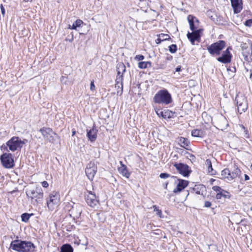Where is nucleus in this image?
<instances>
[{
    "label": "nucleus",
    "mask_w": 252,
    "mask_h": 252,
    "mask_svg": "<svg viewBox=\"0 0 252 252\" xmlns=\"http://www.w3.org/2000/svg\"><path fill=\"white\" fill-rule=\"evenodd\" d=\"M10 248L17 252H33L35 246L31 241L16 239L11 241Z\"/></svg>",
    "instance_id": "nucleus-1"
},
{
    "label": "nucleus",
    "mask_w": 252,
    "mask_h": 252,
    "mask_svg": "<svg viewBox=\"0 0 252 252\" xmlns=\"http://www.w3.org/2000/svg\"><path fill=\"white\" fill-rule=\"evenodd\" d=\"M28 199H31L32 203L34 206L41 204L43 201V191L40 187H36L29 189L26 192Z\"/></svg>",
    "instance_id": "nucleus-2"
},
{
    "label": "nucleus",
    "mask_w": 252,
    "mask_h": 252,
    "mask_svg": "<svg viewBox=\"0 0 252 252\" xmlns=\"http://www.w3.org/2000/svg\"><path fill=\"white\" fill-rule=\"evenodd\" d=\"M153 101L158 104L168 105L173 101L171 94L166 89L158 91L153 97Z\"/></svg>",
    "instance_id": "nucleus-3"
},
{
    "label": "nucleus",
    "mask_w": 252,
    "mask_h": 252,
    "mask_svg": "<svg viewBox=\"0 0 252 252\" xmlns=\"http://www.w3.org/2000/svg\"><path fill=\"white\" fill-rule=\"evenodd\" d=\"M27 142L28 140L26 139L22 140L19 137L13 136L6 142V146L3 145L2 148H3L4 150L8 151L7 149L8 147L9 150L12 152L20 151L23 145Z\"/></svg>",
    "instance_id": "nucleus-4"
},
{
    "label": "nucleus",
    "mask_w": 252,
    "mask_h": 252,
    "mask_svg": "<svg viewBox=\"0 0 252 252\" xmlns=\"http://www.w3.org/2000/svg\"><path fill=\"white\" fill-rule=\"evenodd\" d=\"M226 46V43L224 40H219L208 46L207 49L208 53L212 56H220L221 51Z\"/></svg>",
    "instance_id": "nucleus-5"
},
{
    "label": "nucleus",
    "mask_w": 252,
    "mask_h": 252,
    "mask_svg": "<svg viewBox=\"0 0 252 252\" xmlns=\"http://www.w3.org/2000/svg\"><path fill=\"white\" fill-rule=\"evenodd\" d=\"M66 209L68 210L69 216L74 220L79 218L82 212L81 205L75 203H68L66 205Z\"/></svg>",
    "instance_id": "nucleus-6"
},
{
    "label": "nucleus",
    "mask_w": 252,
    "mask_h": 252,
    "mask_svg": "<svg viewBox=\"0 0 252 252\" xmlns=\"http://www.w3.org/2000/svg\"><path fill=\"white\" fill-rule=\"evenodd\" d=\"M1 162L3 167L6 168H11L14 166L13 156L10 153H4L0 158Z\"/></svg>",
    "instance_id": "nucleus-7"
},
{
    "label": "nucleus",
    "mask_w": 252,
    "mask_h": 252,
    "mask_svg": "<svg viewBox=\"0 0 252 252\" xmlns=\"http://www.w3.org/2000/svg\"><path fill=\"white\" fill-rule=\"evenodd\" d=\"M235 101L237 106L238 111L240 114L245 112L248 109V103L246 98L244 96L237 95Z\"/></svg>",
    "instance_id": "nucleus-8"
},
{
    "label": "nucleus",
    "mask_w": 252,
    "mask_h": 252,
    "mask_svg": "<svg viewBox=\"0 0 252 252\" xmlns=\"http://www.w3.org/2000/svg\"><path fill=\"white\" fill-rule=\"evenodd\" d=\"M60 201V195L57 192H53L47 199V205L49 210H53L54 206L59 203Z\"/></svg>",
    "instance_id": "nucleus-9"
},
{
    "label": "nucleus",
    "mask_w": 252,
    "mask_h": 252,
    "mask_svg": "<svg viewBox=\"0 0 252 252\" xmlns=\"http://www.w3.org/2000/svg\"><path fill=\"white\" fill-rule=\"evenodd\" d=\"M231 47H228L225 51H223L221 56L217 58V60L224 64L229 63L231 62L232 55L229 50H231Z\"/></svg>",
    "instance_id": "nucleus-10"
},
{
    "label": "nucleus",
    "mask_w": 252,
    "mask_h": 252,
    "mask_svg": "<svg viewBox=\"0 0 252 252\" xmlns=\"http://www.w3.org/2000/svg\"><path fill=\"white\" fill-rule=\"evenodd\" d=\"M85 200L88 205L92 208H94L98 204V199L95 193L91 191H87V194H85Z\"/></svg>",
    "instance_id": "nucleus-11"
},
{
    "label": "nucleus",
    "mask_w": 252,
    "mask_h": 252,
    "mask_svg": "<svg viewBox=\"0 0 252 252\" xmlns=\"http://www.w3.org/2000/svg\"><path fill=\"white\" fill-rule=\"evenodd\" d=\"M97 172V166L94 161H90L85 169V173L88 179L92 181Z\"/></svg>",
    "instance_id": "nucleus-12"
},
{
    "label": "nucleus",
    "mask_w": 252,
    "mask_h": 252,
    "mask_svg": "<svg viewBox=\"0 0 252 252\" xmlns=\"http://www.w3.org/2000/svg\"><path fill=\"white\" fill-rule=\"evenodd\" d=\"M203 32V29H199L191 32H188L187 36L189 40L190 41L192 45L195 44V41H197L200 42L201 33Z\"/></svg>",
    "instance_id": "nucleus-13"
},
{
    "label": "nucleus",
    "mask_w": 252,
    "mask_h": 252,
    "mask_svg": "<svg viewBox=\"0 0 252 252\" xmlns=\"http://www.w3.org/2000/svg\"><path fill=\"white\" fill-rule=\"evenodd\" d=\"M174 165L179 173L184 177H188L191 172V170L189 169V167L186 164L175 163Z\"/></svg>",
    "instance_id": "nucleus-14"
},
{
    "label": "nucleus",
    "mask_w": 252,
    "mask_h": 252,
    "mask_svg": "<svg viewBox=\"0 0 252 252\" xmlns=\"http://www.w3.org/2000/svg\"><path fill=\"white\" fill-rule=\"evenodd\" d=\"M188 20L189 24V28L192 32L197 30L199 26V20L194 16L189 15L188 16Z\"/></svg>",
    "instance_id": "nucleus-15"
},
{
    "label": "nucleus",
    "mask_w": 252,
    "mask_h": 252,
    "mask_svg": "<svg viewBox=\"0 0 252 252\" xmlns=\"http://www.w3.org/2000/svg\"><path fill=\"white\" fill-rule=\"evenodd\" d=\"M230 1L234 13L235 14L240 13L243 8L242 0H230Z\"/></svg>",
    "instance_id": "nucleus-16"
},
{
    "label": "nucleus",
    "mask_w": 252,
    "mask_h": 252,
    "mask_svg": "<svg viewBox=\"0 0 252 252\" xmlns=\"http://www.w3.org/2000/svg\"><path fill=\"white\" fill-rule=\"evenodd\" d=\"M97 131L95 126H94L91 129L87 130V136L91 142L95 141L96 139Z\"/></svg>",
    "instance_id": "nucleus-17"
},
{
    "label": "nucleus",
    "mask_w": 252,
    "mask_h": 252,
    "mask_svg": "<svg viewBox=\"0 0 252 252\" xmlns=\"http://www.w3.org/2000/svg\"><path fill=\"white\" fill-rule=\"evenodd\" d=\"M121 167H118V171L120 174H122L124 177L128 179L131 175V173L129 172L127 168L122 161H120Z\"/></svg>",
    "instance_id": "nucleus-18"
},
{
    "label": "nucleus",
    "mask_w": 252,
    "mask_h": 252,
    "mask_svg": "<svg viewBox=\"0 0 252 252\" xmlns=\"http://www.w3.org/2000/svg\"><path fill=\"white\" fill-rule=\"evenodd\" d=\"M177 180L179 183L177 184L176 188L173 190L174 193L181 191L188 185L189 184V182L185 180L177 179Z\"/></svg>",
    "instance_id": "nucleus-19"
},
{
    "label": "nucleus",
    "mask_w": 252,
    "mask_h": 252,
    "mask_svg": "<svg viewBox=\"0 0 252 252\" xmlns=\"http://www.w3.org/2000/svg\"><path fill=\"white\" fill-rule=\"evenodd\" d=\"M193 189L196 194H200L205 197L206 191V189L205 186L203 185L195 186Z\"/></svg>",
    "instance_id": "nucleus-20"
},
{
    "label": "nucleus",
    "mask_w": 252,
    "mask_h": 252,
    "mask_svg": "<svg viewBox=\"0 0 252 252\" xmlns=\"http://www.w3.org/2000/svg\"><path fill=\"white\" fill-rule=\"evenodd\" d=\"M39 131L45 139L48 138L50 135H55V132L53 131L52 128L49 127H43L40 129Z\"/></svg>",
    "instance_id": "nucleus-21"
},
{
    "label": "nucleus",
    "mask_w": 252,
    "mask_h": 252,
    "mask_svg": "<svg viewBox=\"0 0 252 252\" xmlns=\"http://www.w3.org/2000/svg\"><path fill=\"white\" fill-rule=\"evenodd\" d=\"M230 197L231 194L230 193L223 189L220 192H218L216 195V198L217 199H220L221 198H223L224 199H229Z\"/></svg>",
    "instance_id": "nucleus-22"
},
{
    "label": "nucleus",
    "mask_w": 252,
    "mask_h": 252,
    "mask_svg": "<svg viewBox=\"0 0 252 252\" xmlns=\"http://www.w3.org/2000/svg\"><path fill=\"white\" fill-rule=\"evenodd\" d=\"M205 165L207 167L208 173L211 175H216V171L214 170L212 167V162L210 159H207L205 161Z\"/></svg>",
    "instance_id": "nucleus-23"
},
{
    "label": "nucleus",
    "mask_w": 252,
    "mask_h": 252,
    "mask_svg": "<svg viewBox=\"0 0 252 252\" xmlns=\"http://www.w3.org/2000/svg\"><path fill=\"white\" fill-rule=\"evenodd\" d=\"M190 142L189 140L185 137H180L179 138L178 144L182 147L186 149V147L188 146Z\"/></svg>",
    "instance_id": "nucleus-24"
},
{
    "label": "nucleus",
    "mask_w": 252,
    "mask_h": 252,
    "mask_svg": "<svg viewBox=\"0 0 252 252\" xmlns=\"http://www.w3.org/2000/svg\"><path fill=\"white\" fill-rule=\"evenodd\" d=\"M241 172L240 170L238 167H234L233 170L231 172L230 171V176H229V177L232 180L240 175Z\"/></svg>",
    "instance_id": "nucleus-25"
},
{
    "label": "nucleus",
    "mask_w": 252,
    "mask_h": 252,
    "mask_svg": "<svg viewBox=\"0 0 252 252\" xmlns=\"http://www.w3.org/2000/svg\"><path fill=\"white\" fill-rule=\"evenodd\" d=\"M191 135L193 137L202 138L204 136V132L201 129H193L191 131Z\"/></svg>",
    "instance_id": "nucleus-26"
},
{
    "label": "nucleus",
    "mask_w": 252,
    "mask_h": 252,
    "mask_svg": "<svg viewBox=\"0 0 252 252\" xmlns=\"http://www.w3.org/2000/svg\"><path fill=\"white\" fill-rule=\"evenodd\" d=\"M61 252H73V249L70 244H64L61 248Z\"/></svg>",
    "instance_id": "nucleus-27"
},
{
    "label": "nucleus",
    "mask_w": 252,
    "mask_h": 252,
    "mask_svg": "<svg viewBox=\"0 0 252 252\" xmlns=\"http://www.w3.org/2000/svg\"><path fill=\"white\" fill-rule=\"evenodd\" d=\"M83 24V22L80 19L76 20L71 26L69 25V29L72 30H76L77 28L80 27Z\"/></svg>",
    "instance_id": "nucleus-28"
},
{
    "label": "nucleus",
    "mask_w": 252,
    "mask_h": 252,
    "mask_svg": "<svg viewBox=\"0 0 252 252\" xmlns=\"http://www.w3.org/2000/svg\"><path fill=\"white\" fill-rule=\"evenodd\" d=\"M117 74L123 75L126 71V66L123 63H120L117 66Z\"/></svg>",
    "instance_id": "nucleus-29"
},
{
    "label": "nucleus",
    "mask_w": 252,
    "mask_h": 252,
    "mask_svg": "<svg viewBox=\"0 0 252 252\" xmlns=\"http://www.w3.org/2000/svg\"><path fill=\"white\" fill-rule=\"evenodd\" d=\"M221 175L224 178H226L228 180L230 181L231 179L229 178V176H230V171L228 168H225L221 172Z\"/></svg>",
    "instance_id": "nucleus-30"
},
{
    "label": "nucleus",
    "mask_w": 252,
    "mask_h": 252,
    "mask_svg": "<svg viewBox=\"0 0 252 252\" xmlns=\"http://www.w3.org/2000/svg\"><path fill=\"white\" fill-rule=\"evenodd\" d=\"M33 214L32 213V214H29L27 213H23L21 215V220L22 221L25 222H27L29 221L30 217L32 216Z\"/></svg>",
    "instance_id": "nucleus-31"
},
{
    "label": "nucleus",
    "mask_w": 252,
    "mask_h": 252,
    "mask_svg": "<svg viewBox=\"0 0 252 252\" xmlns=\"http://www.w3.org/2000/svg\"><path fill=\"white\" fill-rule=\"evenodd\" d=\"M115 88L117 89V95H121L123 91V84H115Z\"/></svg>",
    "instance_id": "nucleus-32"
},
{
    "label": "nucleus",
    "mask_w": 252,
    "mask_h": 252,
    "mask_svg": "<svg viewBox=\"0 0 252 252\" xmlns=\"http://www.w3.org/2000/svg\"><path fill=\"white\" fill-rule=\"evenodd\" d=\"M58 138H59V136L57 134H56L55 133V134L50 135L48 138H47V139L50 142L54 143V142H55L56 141L57 139H58Z\"/></svg>",
    "instance_id": "nucleus-33"
},
{
    "label": "nucleus",
    "mask_w": 252,
    "mask_h": 252,
    "mask_svg": "<svg viewBox=\"0 0 252 252\" xmlns=\"http://www.w3.org/2000/svg\"><path fill=\"white\" fill-rule=\"evenodd\" d=\"M158 36H159L163 41L165 40H169L171 39L170 36L167 34L160 33L158 35Z\"/></svg>",
    "instance_id": "nucleus-34"
},
{
    "label": "nucleus",
    "mask_w": 252,
    "mask_h": 252,
    "mask_svg": "<svg viewBox=\"0 0 252 252\" xmlns=\"http://www.w3.org/2000/svg\"><path fill=\"white\" fill-rule=\"evenodd\" d=\"M169 51L171 53H175L177 50V46L176 44H172L169 47Z\"/></svg>",
    "instance_id": "nucleus-35"
},
{
    "label": "nucleus",
    "mask_w": 252,
    "mask_h": 252,
    "mask_svg": "<svg viewBox=\"0 0 252 252\" xmlns=\"http://www.w3.org/2000/svg\"><path fill=\"white\" fill-rule=\"evenodd\" d=\"M153 208H154V211L156 212V214L160 218H162L161 210H159L156 205H154Z\"/></svg>",
    "instance_id": "nucleus-36"
},
{
    "label": "nucleus",
    "mask_w": 252,
    "mask_h": 252,
    "mask_svg": "<svg viewBox=\"0 0 252 252\" xmlns=\"http://www.w3.org/2000/svg\"><path fill=\"white\" fill-rule=\"evenodd\" d=\"M156 112L157 114L159 117H161L163 118H166L167 117V115L165 114V112L163 113V112L161 111L160 109H158V110L156 111Z\"/></svg>",
    "instance_id": "nucleus-37"
},
{
    "label": "nucleus",
    "mask_w": 252,
    "mask_h": 252,
    "mask_svg": "<svg viewBox=\"0 0 252 252\" xmlns=\"http://www.w3.org/2000/svg\"><path fill=\"white\" fill-rule=\"evenodd\" d=\"M123 75H118L117 74L116 79V84H123Z\"/></svg>",
    "instance_id": "nucleus-38"
},
{
    "label": "nucleus",
    "mask_w": 252,
    "mask_h": 252,
    "mask_svg": "<svg viewBox=\"0 0 252 252\" xmlns=\"http://www.w3.org/2000/svg\"><path fill=\"white\" fill-rule=\"evenodd\" d=\"M138 67L141 69H144L148 68L146 64V62H140L138 63Z\"/></svg>",
    "instance_id": "nucleus-39"
},
{
    "label": "nucleus",
    "mask_w": 252,
    "mask_h": 252,
    "mask_svg": "<svg viewBox=\"0 0 252 252\" xmlns=\"http://www.w3.org/2000/svg\"><path fill=\"white\" fill-rule=\"evenodd\" d=\"M60 81L63 84H67L68 82V77L63 76L61 77Z\"/></svg>",
    "instance_id": "nucleus-40"
},
{
    "label": "nucleus",
    "mask_w": 252,
    "mask_h": 252,
    "mask_svg": "<svg viewBox=\"0 0 252 252\" xmlns=\"http://www.w3.org/2000/svg\"><path fill=\"white\" fill-rule=\"evenodd\" d=\"M212 189L218 192H220L222 190V189H221L220 187L218 186H214L212 187Z\"/></svg>",
    "instance_id": "nucleus-41"
},
{
    "label": "nucleus",
    "mask_w": 252,
    "mask_h": 252,
    "mask_svg": "<svg viewBox=\"0 0 252 252\" xmlns=\"http://www.w3.org/2000/svg\"><path fill=\"white\" fill-rule=\"evenodd\" d=\"M170 176V175L166 173H162L159 175V177L161 179H166Z\"/></svg>",
    "instance_id": "nucleus-42"
},
{
    "label": "nucleus",
    "mask_w": 252,
    "mask_h": 252,
    "mask_svg": "<svg viewBox=\"0 0 252 252\" xmlns=\"http://www.w3.org/2000/svg\"><path fill=\"white\" fill-rule=\"evenodd\" d=\"M219 118H220V121L222 123H223L224 124H225L226 125V126H228V124L227 123V121H226V119L225 118V117H224L222 116H220L219 117Z\"/></svg>",
    "instance_id": "nucleus-43"
},
{
    "label": "nucleus",
    "mask_w": 252,
    "mask_h": 252,
    "mask_svg": "<svg viewBox=\"0 0 252 252\" xmlns=\"http://www.w3.org/2000/svg\"><path fill=\"white\" fill-rule=\"evenodd\" d=\"M245 25L247 27H251L252 26V19L246 20L245 22Z\"/></svg>",
    "instance_id": "nucleus-44"
},
{
    "label": "nucleus",
    "mask_w": 252,
    "mask_h": 252,
    "mask_svg": "<svg viewBox=\"0 0 252 252\" xmlns=\"http://www.w3.org/2000/svg\"><path fill=\"white\" fill-rule=\"evenodd\" d=\"M165 114L167 115V117L168 118H172L173 117V115L174 114V113L171 111H168L165 112Z\"/></svg>",
    "instance_id": "nucleus-45"
},
{
    "label": "nucleus",
    "mask_w": 252,
    "mask_h": 252,
    "mask_svg": "<svg viewBox=\"0 0 252 252\" xmlns=\"http://www.w3.org/2000/svg\"><path fill=\"white\" fill-rule=\"evenodd\" d=\"M212 206V203L209 201H205L204 204V207L210 208Z\"/></svg>",
    "instance_id": "nucleus-46"
},
{
    "label": "nucleus",
    "mask_w": 252,
    "mask_h": 252,
    "mask_svg": "<svg viewBox=\"0 0 252 252\" xmlns=\"http://www.w3.org/2000/svg\"><path fill=\"white\" fill-rule=\"evenodd\" d=\"M135 59L138 61H142L144 59V56L142 55H138L135 56Z\"/></svg>",
    "instance_id": "nucleus-47"
},
{
    "label": "nucleus",
    "mask_w": 252,
    "mask_h": 252,
    "mask_svg": "<svg viewBox=\"0 0 252 252\" xmlns=\"http://www.w3.org/2000/svg\"><path fill=\"white\" fill-rule=\"evenodd\" d=\"M0 8L1 14H2L3 17H4V15H5V9L2 4H1V5L0 6Z\"/></svg>",
    "instance_id": "nucleus-48"
},
{
    "label": "nucleus",
    "mask_w": 252,
    "mask_h": 252,
    "mask_svg": "<svg viewBox=\"0 0 252 252\" xmlns=\"http://www.w3.org/2000/svg\"><path fill=\"white\" fill-rule=\"evenodd\" d=\"M189 158L191 160V161H194L195 160V157L192 155V154H189Z\"/></svg>",
    "instance_id": "nucleus-49"
},
{
    "label": "nucleus",
    "mask_w": 252,
    "mask_h": 252,
    "mask_svg": "<svg viewBox=\"0 0 252 252\" xmlns=\"http://www.w3.org/2000/svg\"><path fill=\"white\" fill-rule=\"evenodd\" d=\"M66 41H68L70 42H72L73 40V35L72 33H71V35L70 37H67L65 39Z\"/></svg>",
    "instance_id": "nucleus-50"
},
{
    "label": "nucleus",
    "mask_w": 252,
    "mask_h": 252,
    "mask_svg": "<svg viewBox=\"0 0 252 252\" xmlns=\"http://www.w3.org/2000/svg\"><path fill=\"white\" fill-rule=\"evenodd\" d=\"M95 88V85L94 84V81H91L90 84V90L91 91H94Z\"/></svg>",
    "instance_id": "nucleus-51"
},
{
    "label": "nucleus",
    "mask_w": 252,
    "mask_h": 252,
    "mask_svg": "<svg viewBox=\"0 0 252 252\" xmlns=\"http://www.w3.org/2000/svg\"><path fill=\"white\" fill-rule=\"evenodd\" d=\"M42 184V186L44 187V188H47L49 186V184L48 183V182L46 181H44L43 182H42L41 183Z\"/></svg>",
    "instance_id": "nucleus-52"
},
{
    "label": "nucleus",
    "mask_w": 252,
    "mask_h": 252,
    "mask_svg": "<svg viewBox=\"0 0 252 252\" xmlns=\"http://www.w3.org/2000/svg\"><path fill=\"white\" fill-rule=\"evenodd\" d=\"M162 41H163L159 36H158V38L156 40V42L157 44H160Z\"/></svg>",
    "instance_id": "nucleus-53"
},
{
    "label": "nucleus",
    "mask_w": 252,
    "mask_h": 252,
    "mask_svg": "<svg viewBox=\"0 0 252 252\" xmlns=\"http://www.w3.org/2000/svg\"><path fill=\"white\" fill-rule=\"evenodd\" d=\"M181 70V66L180 65L178 66L176 69L175 71L176 72H179Z\"/></svg>",
    "instance_id": "nucleus-54"
},
{
    "label": "nucleus",
    "mask_w": 252,
    "mask_h": 252,
    "mask_svg": "<svg viewBox=\"0 0 252 252\" xmlns=\"http://www.w3.org/2000/svg\"><path fill=\"white\" fill-rule=\"evenodd\" d=\"M244 177H245V181H247V180H249L250 179V177H249V176L247 174H245Z\"/></svg>",
    "instance_id": "nucleus-55"
},
{
    "label": "nucleus",
    "mask_w": 252,
    "mask_h": 252,
    "mask_svg": "<svg viewBox=\"0 0 252 252\" xmlns=\"http://www.w3.org/2000/svg\"><path fill=\"white\" fill-rule=\"evenodd\" d=\"M147 65L148 66V67H151L152 65V63L150 62H146Z\"/></svg>",
    "instance_id": "nucleus-56"
},
{
    "label": "nucleus",
    "mask_w": 252,
    "mask_h": 252,
    "mask_svg": "<svg viewBox=\"0 0 252 252\" xmlns=\"http://www.w3.org/2000/svg\"><path fill=\"white\" fill-rule=\"evenodd\" d=\"M23 1H24L25 2H32V0H23Z\"/></svg>",
    "instance_id": "nucleus-57"
},
{
    "label": "nucleus",
    "mask_w": 252,
    "mask_h": 252,
    "mask_svg": "<svg viewBox=\"0 0 252 252\" xmlns=\"http://www.w3.org/2000/svg\"><path fill=\"white\" fill-rule=\"evenodd\" d=\"M172 56H170L169 57L167 58V60H172Z\"/></svg>",
    "instance_id": "nucleus-58"
},
{
    "label": "nucleus",
    "mask_w": 252,
    "mask_h": 252,
    "mask_svg": "<svg viewBox=\"0 0 252 252\" xmlns=\"http://www.w3.org/2000/svg\"><path fill=\"white\" fill-rule=\"evenodd\" d=\"M75 134V131H72V136H73Z\"/></svg>",
    "instance_id": "nucleus-59"
},
{
    "label": "nucleus",
    "mask_w": 252,
    "mask_h": 252,
    "mask_svg": "<svg viewBox=\"0 0 252 252\" xmlns=\"http://www.w3.org/2000/svg\"><path fill=\"white\" fill-rule=\"evenodd\" d=\"M167 185H168V183H166L165 187V189H167Z\"/></svg>",
    "instance_id": "nucleus-60"
},
{
    "label": "nucleus",
    "mask_w": 252,
    "mask_h": 252,
    "mask_svg": "<svg viewBox=\"0 0 252 252\" xmlns=\"http://www.w3.org/2000/svg\"><path fill=\"white\" fill-rule=\"evenodd\" d=\"M172 178H174V179H176V177H175V176H172Z\"/></svg>",
    "instance_id": "nucleus-61"
},
{
    "label": "nucleus",
    "mask_w": 252,
    "mask_h": 252,
    "mask_svg": "<svg viewBox=\"0 0 252 252\" xmlns=\"http://www.w3.org/2000/svg\"><path fill=\"white\" fill-rule=\"evenodd\" d=\"M220 127H221V129H222L223 126H220Z\"/></svg>",
    "instance_id": "nucleus-62"
},
{
    "label": "nucleus",
    "mask_w": 252,
    "mask_h": 252,
    "mask_svg": "<svg viewBox=\"0 0 252 252\" xmlns=\"http://www.w3.org/2000/svg\"><path fill=\"white\" fill-rule=\"evenodd\" d=\"M251 169H252V165H251Z\"/></svg>",
    "instance_id": "nucleus-63"
},
{
    "label": "nucleus",
    "mask_w": 252,
    "mask_h": 252,
    "mask_svg": "<svg viewBox=\"0 0 252 252\" xmlns=\"http://www.w3.org/2000/svg\"><path fill=\"white\" fill-rule=\"evenodd\" d=\"M211 181H212V182H213L214 181V180L212 179Z\"/></svg>",
    "instance_id": "nucleus-64"
}]
</instances>
